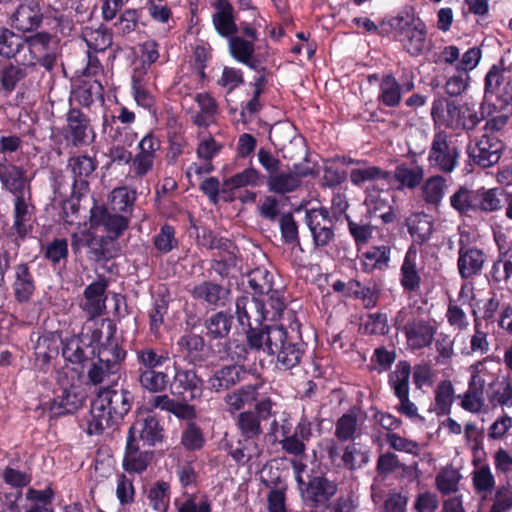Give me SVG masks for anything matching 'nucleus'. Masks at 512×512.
<instances>
[{
  "mask_svg": "<svg viewBox=\"0 0 512 512\" xmlns=\"http://www.w3.org/2000/svg\"><path fill=\"white\" fill-rule=\"evenodd\" d=\"M496 112V106L493 103L483 101L479 111L470 103H465L460 107L459 118L457 120L456 130L466 132L473 131L484 119Z\"/></svg>",
  "mask_w": 512,
  "mask_h": 512,
  "instance_id": "37",
  "label": "nucleus"
},
{
  "mask_svg": "<svg viewBox=\"0 0 512 512\" xmlns=\"http://www.w3.org/2000/svg\"><path fill=\"white\" fill-rule=\"evenodd\" d=\"M263 384L260 382L254 384L242 385L240 388L229 392L224 397V402L227 405V410L230 413L242 410L245 405L257 402L259 389Z\"/></svg>",
  "mask_w": 512,
  "mask_h": 512,
  "instance_id": "46",
  "label": "nucleus"
},
{
  "mask_svg": "<svg viewBox=\"0 0 512 512\" xmlns=\"http://www.w3.org/2000/svg\"><path fill=\"white\" fill-rule=\"evenodd\" d=\"M41 79L34 72V66L25 64L21 59L17 63L8 62L0 68V91L10 95L19 83L32 85Z\"/></svg>",
  "mask_w": 512,
  "mask_h": 512,
  "instance_id": "20",
  "label": "nucleus"
},
{
  "mask_svg": "<svg viewBox=\"0 0 512 512\" xmlns=\"http://www.w3.org/2000/svg\"><path fill=\"white\" fill-rule=\"evenodd\" d=\"M97 168V161L88 155L71 156L67 171L72 177L73 196H86L90 191V179Z\"/></svg>",
  "mask_w": 512,
  "mask_h": 512,
  "instance_id": "18",
  "label": "nucleus"
},
{
  "mask_svg": "<svg viewBox=\"0 0 512 512\" xmlns=\"http://www.w3.org/2000/svg\"><path fill=\"white\" fill-rule=\"evenodd\" d=\"M72 98L89 108L96 101H104V87L100 79H82L72 90Z\"/></svg>",
  "mask_w": 512,
  "mask_h": 512,
  "instance_id": "42",
  "label": "nucleus"
},
{
  "mask_svg": "<svg viewBox=\"0 0 512 512\" xmlns=\"http://www.w3.org/2000/svg\"><path fill=\"white\" fill-rule=\"evenodd\" d=\"M44 15L38 3L27 2L19 4L8 17L10 27L21 35L37 32L42 26Z\"/></svg>",
  "mask_w": 512,
  "mask_h": 512,
  "instance_id": "21",
  "label": "nucleus"
},
{
  "mask_svg": "<svg viewBox=\"0 0 512 512\" xmlns=\"http://www.w3.org/2000/svg\"><path fill=\"white\" fill-rule=\"evenodd\" d=\"M461 151L445 131L436 132L428 152V162L432 168L450 174L459 165Z\"/></svg>",
  "mask_w": 512,
  "mask_h": 512,
  "instance_id": "9",
  "label": "nucleus"
},
{
  "mask_svg": "<svg viewBox=\"0 0 512 512\" xmlns=\"http://www.w3.org/2000/svg\"><path fill=\"white\" fill-rule=\"evenodd\" d=\"M115 241V239L107 235L97 236L91 232L89 248L87 250L88 259L97 263L112 259L115 256L112 249Z\"/></svg>",
  "mask_w": 512,
  "mask_h": 512,
  "instance_id": "55",
  "label": "nucleus"
},
{
  "mask_svg": "<svg viewBox=\"0 0 512 512\" xmlns=\"http://www.w3.org/2000/svg\"><path fill=\"white\" fill-rule=\"evenodd\" d=\"M149 506L156 512H167L170 506L171 485L157 480L146 491Z\"/></svg>",
  "mask_w": 512,
  "mask_h": 512,
  "instance_id": "56",
  "label": "nucleus"
},
{
  "mask_svg": "<svg viewBox=\"0 0 512 512\" xmlns=\"http://www.w3.org/2000/svg\"><path fill=\"white\" fill-rule=\"evenodd\" d=\"M264 179L265 175L253 167L252 159H250L248 167L223 181L222 192L227 193L247 186L258 187L263 184Z\"/></svg>",
  "mask_w": 512,
  "mask_h": 512,
  "instance_id": "47",
  "label": "nucleus"
},
{
  "mask_svg": "<svg viewBox=\"0 0 512 512\" xmlns=\"http://www.w3.org/2000/svg\"><path fill=\"white\" fill-rule=\"evenodd\" d=\"M389 198H392L388 189H384L379 184H370L364 190V205L370 217L379 218L384 225L393 224L397 220V215L393 204Z\"/></svg>",
  "mask_w": 512,
  "mask_h": 512,
  "instance_id": "14",
  "label": "nucleus"
},
{
  "mask_svg": "<svg viewBox=\"0 0 512 512\" xmlns=\"http://www.w3.org/2000/svg\"><path fill=\"white\" fill-rule=\"evenodd\" d=\"M134 400V394L117 383L101 388L92 402L86 432L101 435L105 429L119 425L132 409Z\"/></svg>",
  "mask_w": 512,
  "mask_h": 512,
  "instance_id": "1",
  "label": "nucleus"
},
{
  "mask_svg": "<svg viewBox=\"0 0 512 512\" xmlns=\"http://www.w3.org/2000/svg\"><path fill=\"white\" fill-rule=\"evenodd\" d=\"M101 338L102 331L94 329L90 335H72L62 339V357L71 364L84 367L86 363L95 359V343H98Z\"/></svg>",
  "mask_w": 512,
  "mask_h": 512,
  "instance_id": "8",
  "label": "nucleus"
},
{
  "mask_svg": "<svg viewBox=\"0 0 512 512\" xmlns=\"http://www.w3.org/2000/svg\"><path fill=\"white\" fill-rule=\"evenodd\" d=\"M247 376V369L243 364L224 365L217 369L208 382L210 388L215 392H222L231 389Z\"/></svg>",
  "mask_w": 512,
  "mask_h": 512,
  "instance_id": "36",
  "label": "nucleus"
},
{
  "mask_svg": "<svg viewBox=\"0 0 512 512\" xmlns=\"http://www.w3.org/2000/svg\"><path fill=\"white\" fill-rule=\"evenodd\" d=\"M262 483L269 488L267 494L268 512H288L286 506L287 484L279 475L270 478L261 477Z\"/></svg>",
  "mask_w": 512,
  "mask_h": 512,
  "instance_id": "45",
  "label": "nucleus"
},
{
  "mask_svg": "<svg viewBox=\"0 0 512 512\" xmlns=\"http://www.w3.org/2000/svg\"><path fill=\"white\" fill-rule=\"evenodd\" d=\"M242 35L234 34L226 37L228 40V51L231 57L239 63H247L250 56L255 53V42L258 40L257 29L249 24L242 23L239 30Z\"/></svg>",
  "mask_w": 512,
  "mask_h": 512,
  "instance_id": "26",
  "label": "nucleus"
},
{
  "mask_svg": "<svg viewBox=\"0 0 512 512\" xmlns=\"http://www.w3.org/2000/svg\"><path fill=\"white\" fill-rule=\"evenodd\" d=\"M346 295L361 300L364 308L372 309L377 306L380 290L376 286H364L360 281L352 279L347 283Z\"/></svg>",
  "mask_w": 512,
  "mask_h": 512,
  "instance_id": "61",
  "label": "nucleus"
},
{
  "mask_svg": "<svg viewBox=\"0 0 512 512\" xmlns=\"http://www.w3.org/2000/svg\"><path fill=\"white\" fill-rule=\"evenodd\" d=\"M296 481L303 502L313 509L326 507L338 491L337 482L319 470L311 469L305 477L298 473Z\"/></svg>",
  "mask_w": 512,
  "mask_h": 512,
  "instance_id": "6",
  "label": "nucleus"
},
{
  "mask_svg": "<svg viewBox=\"0 0 512 512\" xmlns=\"http://www.w3.org/2000/svg\"><path fill=\"white\" fill-rule=\"evenodd\" d=\"M109 286L108 279L100 275L97 280L90 283L84 289L83 295L85 303L83 310L89 315L90 318L99 317L102 315L106 302V290Z\"/></svg>",
  "mask_w": 512,
  "mask_h": 512,
  "instance_id": "35",
  "label": "nucleus"
},
{
  "mask_svg": "<svg viewBox=\"0 0 512 512\" xmlns=\"http://www.w3.org/2000/svg\"><path fill=\"white\" fill-rule=\"evenodd\" d=\"M396 328L405 334L407 344L412 350L429 347L437 332L436 327L423 318H413L403 326L396 324Z\"/></svg>",
  "mask_w": 512,
  "mask_h": 512,
  "instance_id": "27",
  "label": "nucleus"
},
{
  "mask_svg": "<svg viewBox=\"0 0 512 512\" xmlns=\"http://www.w3.org/2000/svg\"><path fill=\"white\" fill-rule=\"evenodd\" d=\"M267 320L261 313L257 315L255 324L243 330L246 343L251 351L268 353L270 343H272V336L277 333L279 325L266 324Z\"/></svg>",
  "mask_w": 512,
  "mask_h": 512,
  "instance_id": "32",
  "label": "nucleus"
},
{
  "mask_svg": "<svg viewBox=\"0 0 512 512\" xmlns=\"http://www.w3.org/2000/svg\"><path fill=\"white\" fill-rule=\"evenodd\" d=\"M154 457V451L141 449L140 443L126 436L122 468L127 474H143L153 462Z\"/></svg>",
  "mask_w": 512,
  "mask_h": 512,
  "instance_id": "28",
  "label": "nucleus"
},
{
  "mask_svg": "<svg viewBox=\"0 0 512 512\" xmlns=\"http://www.w3.org/2000/svg\"><path fill=\"white\" fill-rule=\"evenodd\" d=\"M192 298L211 310L225 308L231 301L232 293L228 286L212 280L196 284L190 291Z\"/></svg>",
  "mask_w": 512,
  "mask_h": 512,
  "instance_id": "17",
  "label": "nucleus"
},
{
  "mask_svg": "<svg viewBox=\"0 0 512 512\" xmlns=\"http://www.w3.org/2000/svg\"><path fill=\"white\" fill-rule=\"evenodd\" d=\"M411 364L407 360H400L395 369L388 375V385L395 397L410 394Z\"/></svg>",
  "mask_w": 512,
  "mask_h": 512,
  "instance_id": "54",
  "label": "nucleus"
},
{
  "mask_svg": "<svg viewBox=\"0 0 512 512\" xmlns=\"http://www.w3.org/2000/svg\"><path fill=\"white\" fill-rule=\"evenodd\" d=\"M461 105L445 97L435 98L432 103L431 117L435 123L456 130Z\"/></svg>",
  "mask_w": 512,
  "mask_h": 512,
  "instance_id": "41",
  "label": "nucleus"
},
{
  "mask_svg": "<svg viewBox=\"0 0 512 512\" xmlns=\"http://www.w3.org/2000/svg\"><path fill=\"white\" fill-rule=\"evenodd\" d=\"M198 241L200 245L209 250L217 249L227 254L226 258L215 260V264L220 267L218 273L221 276L227 275L228 269L235 265V249L234 242L226 237H218L211 229L202 228L201 233L198 234Z\"/></svg>",
  "mask_w": 512,
  "mask_h": 512,
  "instance_id": "25",
  "label": "nucleus"
},
{
  "mask_svg": "<svg viewBox=\"0 0 512 512\" xmlns=\"http://www.w3.org/2000/svg\"><path fill=\"white\" fill-rule=\"evenodd\" d=\"M391 34L402 44L412 57H418L427 48V28L425 23L413 14L390 17Z\"/></svg>",
  "mask_w": 512,
  "mask_h": 512,
  "instance_id": "5",
  "label": "nucleus"
},
{
  "mask_svg": "<svg viewBox=\"0 0 512 512\" xmlns=\"http://www.w3.org/2000/svg\"><path fill=\"white\" fill-rule=\"evenodd\" d=\"M486 261L487 255L482 249L460 240L457 269L461 279L468 280L481 275Z\"/></svg>",
  "mask_w": 512,
  "mask_h": 512,
  "instance_id": "24",
  "label": "nucleus"
},
{
  "mask_svg": "<svg viewBox=\"0 0 512 512\" xmlns=\"http://www.w3.org/2000/svg\"><path fill=\"white\" fill-rule=\"evenodd\" d=\"M89 223L90 229L97 230L102 228L107 236L117 240L128 229L130 217L118 214L104 204L99 205L96 199L93 198Z\"/></svg>",
  "mask_w": 512,
  "mask_h": 512,
  "instance_id": "12",
  "label": "nucleus"
},
{
  "mask_svg": "<svg viewBox=\"0 0 512 512\" xmlns=\"http://www.w3.org/2000/svg\"><path fill=\"white\" fill-rule=\"evenodd\" d=\"M211 7L213 9L212 25L220 37L226 38L239 32L236 11L230 0H213Z\"/></svg>",
  "mask_w": 512,
  "mask_h": 512,
  "instance_id": "29",
  "label": "nucleus"
},
{
  "mask_svg": "<svg viewBox=\"0 0 512 512\" xmlns=\"http://www.w3.org/2000/svg\"><path fill=\"white\" fill-rule=\"evenodd\" d=\"M503 150L502 140L493 134H484L473 147L468 148V154L476 165L488 168L499 161Z\"/></svg>",
  "mask_w": 512,
  "mask_h": 512,
  "instance_id": "23",
  "label": "nucleus"
},
{
  "mask_svg": "<svg viewBox=\"0 0 512 512\" xmlns=\"http://www.w3.org/2000/svg\"><path fill=\"white\" fill-rule=\"evenodd\" d=\"M0 183L2 188L12 195L31 190L23 166L10 162L5 156L0 158Z\"/></svg>",
  "mask_w": 512,
  "mask_h": 512,
  "instance_id": "31",
  "label": "nucleus"
},
{
  "mask_svg": "<svg viewBox=\"0 0 512 512\" xmlns=\"http://www.w3.org/2000/svg\"><path fill=\"white\" fill-rule=\"evenodd\" d=\"M140 386L150 393H162L169 387V375L156 369L138 368Z\"/></svg>",
  "mask_w": 512,
  "mask_h": 512,
  "instance_id": "60",
  "label": "nucleus"
},
{
  "mask_svg": "<svg viewBox=\"0 0 512 512\" xmlns=\"http://www.w3.org/2000/svg\"><path fill=\"white\" fill-rule=\"evenodd\" d=\"M402 86L391 72L381 76L377 102L387 108H397L402 102Z\"/></svg>",
  "mask_w": 512,
  "mask_h": 512,
  "instance_id": "43",
  "label": "nucleus"
},
{
  "mask_svg": "<svg viewBox=\"0 0 512 512\" xmlns=\"http://www.w3.org/2000/svg\"><path fill=\"white\" fill-rule=\"evenodd\" d=\"M484 389V378L479 375V372H473L468 382V389L456 397L460 407L472 414L481 413L485 406Z\"/></svg>",
  "mask_w": 512,
  "mask_h": 512,
  "instance_id": "34",
  "label": "nucleus"
},
{
  "mask_svg": "<svg viewBox=\"0 0 512 512\" xmlns=\"http://www.w3.org/2000/svg\"><path fill=\"white\" fill-rule=\"evenodd\" d=\"M447 181L442 175H433L427 178L422 187V198L427 205L438 207L447 189Z\"/></svg>",
  "mask_w": 512,
  "mask_h": 512,
  "instance_id": "59",
  "label": "nucleus"
},
{
  "mask_svg": "<svg viewBox=\"0 0 512 512\" xmlns=\"http://www.w3.org/2000/svg\"><path fill=\"white\" fill-rule=\"evenodd\" d=\"M12 291L19 304L29 303L36 292V279L28 262H20L13 267Z\"/></svg>",
  "mask_w": 512,
  "mask_h": 512,
  "instance_id": "30",
  "label": "nucleus"
},
{
  "mask_svg": "<svg viewBox=\"0 0 512 512\" xmlns=\"http://www.w3.org/2000/svg\"><path fill=\"white\" fill-rule=\"evenodd\" d=\"M362 272L371 274L374 271L388 269L391 259V248L387 245L370 246L359 256Z\"/></svg>",
  "mask_w": 512,
  "mask_h": 512,
  "instance_id": "40",
  "label": "nucleus"
},
{
  "mask_svg": "<svg viewBox=\"0 0 512 512\" xmlns=\"http://www.w3.org/2000/svg\"><path fill=\"white\" fill-rule=\"evenodd\" d=\"M265 178L268 191L278 195L293 193L301 186V180L293 172L278 170Z\"/></svg>",
  "mask_w": 512,
  "mask_h": 512,
  "instance_id": "52",
  "label": "nucleus"
},
{
  "mask_svg": "<svg viewBox=\"0 0 512 512\" xmlns=\"http://www.w3.org/2000/svg\"><path fill=\"white\" fill-rule=\"evenodd\" d=\"M56 36L47 31H37L29 35H22V51L20 59L27 65L34 66V72L41 78L44 72H52L57 63Z\"/></svg>",
  "mask_w": 512,
  "mask_h": 512,
  "instance_id": "3",
  "label": "nucleus"
},
{
  "mask_svg": "<svg viewBox=\"0 0 512 512\" xmlns=\"http://www.w3.org/2000/svg\"><path fill=\"white\" fill-rule=\"evenodd\" d=\"M362 167L353 168L349 173V180L355 187H363L366 183L378 184V181H385L390 184L392 171L385 170L379 166L362 164Z\"/></svg>",
  "mask_w": 512,
  "mask_h": 512,
  "instance_id": "44",
  "label": "nucleus"
},
{
  "mask_svg": "<svg viewBox=\"0 0 512 512\" xmlns=\"http://www.w3.org/2000/svg\"><path fill=\"white\" fill-rule=\"evenodd\" d=\"M61 134L73 147L89 145L94 138L89 116L80 108L70 107L66 113V125L62 128Z\"/></svg>",
  "mask_w": 512,
  "mask_h": 512,
  "instance_id": "11",
  "label": "nucleus"
},
{
  "mask_svg": "<svg viewBox=\"0 0 512 512\" xmlns=\"http://www.w3.org/2000/svg\"><path fill=\"white\" fill-rule=\"evenodd\" d=\"M504 196L502 187L474 189L460 185L449 197V203L460 217L472 219L500 211Z\"/></svg>",
  "mask_w": 512,
  "mask_h": 512,
  "instance_id": "2",
  "label": "nucleus"
},
{
  "mask_svg": "<svg viewBox=\"0 0 512 512\" xmlns=\"http://www.w3.org/2000/svg\"><path fill=\"white\" fill-rule=\"evenodd\" d=\"M245 278V287L252 291L253 297L260 298L273 290V274L265 268H255Z\"/></svg>",
  "mask_w": 512,
  "mask_h": 512,
  "instance_id": "58",
  "label": "nucleus"
},
{
  "mask_svg": "<svg viewBox=\"0 0 512 512\" xmlns=\"http://www.w3.org/2000/svg\"><path fill=\"white\" fill-rule=\"evenodd\" d=\"M169 359V352L162 348L157 349L146 346L136 350V361L139 364V368L142 369H157Z\"/></svg>",
  "mask_w": 512,
  "mask_h": 512,
  "instance_id": "64",
  "label": "nucleus"
},
{
  "mask_svg": "<svg viewBox=\"0 0 512 512\" xmlns=\"http://www.w3.org/2000/svg\"><path fill=\"white\" fill-rule=\"evenodd\" d=\"M488 400L493 408L508 407L512 408V380L502 378L490 384Z\"/></svg>",
  "mask_w": 512,
  "mask_h": 512,
  "instance_id": "62",
  "label": "nucleus"
},
{
  "mask_svg": "<svg viewBox=\"0 0 512 512\" xmlns=\"http://www.w3.org/2000/svg\"><path fill=\"white\" fill-rule=\"evenodd\" d=\"M272 340L267 354L275 357V364L279 370H290L301 363L307 344L303 341L299 330L288 331L283 326H279Z\"/></svg>",
  "mask_w": 512,
  "mask_h": 512,
  "instance_id": "4",
  "label": "nucleus"
},
{
  "mask_svg": "<svg viewBox=\"0 0 512 512\" xmlns=\"http://www.w3.org/2000/svg\"><path fill=\"white\" fill-rule=\"evenodd\" d=\"M137 199L134 189L127 186L114 188L109 196L110 209L121 215L129 216Z\"/></svg>",
  "mask_w": 512,
  "mask_h": 512,
  "instance_id": "57",
  "label": "nucleus"
},
{
  "mask_svg": "<svg viewBox=\"0 0 512 512\" xmlns=\"http://www.w3.org/2000/svg\"><path fill=\"white\" fill-rule=\"evenodd\" d=\"M264 302L257 297L246 295L237 297L235 301V318L241 331L255 324V319L260 313L263 314Z\"/></svg>",
  "mask_w": 512,
  "mask_h": 512,
  "instance_id": "38",
  "label": "nucleus"
},
{
  "mask_svg": "<svg viewBox=\"0 0 512 512\" xmlns=\"http://www.w3.org/2000/svg\"><path fill=\"white\" fill-rule=\"evenodd\" d=\"M22 35L11 27L0 26V61L17 60L22 52Z\"/></svg>",
  "mask_w": 512,
  "mask_h": 512,
  "instance_id": "53",
  "label": "nucleus"
},
{
  "mask_svg": "<svg viewBox=\"0 0 512 512\" xmlns=\"http://www.w3.org/2000/svg\"><path fill=\"white\" fill-rule=\"evenodd\" d=\"M407 228L413 239L411 245H424L430 239L434 231V224L431 217L425 213L414 214L408 219Z\"/></svg>",
  "mask_w": 512,
  "mask_h": 512,
  "instance_id": "49",
  "label": "nucleus"
},
{
  "mask_svg": "<svg viewBox=\"0 0 512 512\" xmlns=\"http://www.w3.org/2000/svg\"><path fill=\"white\" fill-rule=\"evenodd\" d=\"M392 179L398 183L397 189L413 190L423 182L424 169L419 165L409 166L407 163H400L392 172Z\"/></svg>",
  "mask_w": 512,
  "mask_h": 512,
  "instance_id": "50",
  "label": "nucleus"
},
{
  "mask_svg": "<svg viewBox=\"0 0 512 512\" xmlns=\"http://www.w3.org/2000/svg\"><path fill=\"white\" fill-rule=\"evenodd\" d=\"M108 332L105 341L95 343L96 356L95 359L107 363V370L121 369L122 363L125 361L127 351L121 346L116 338V325L109 322L107 326Z\"/></svg>",
  "mask_w": 512,
  "mask_h": 512,
  "instance_id": "22",
  "label": "nucleus"
},
{
  "mask_svg": "<svg viewBox=\"0 0 512 512\" xmlns=\"http://www.w3.org/2000/svg\"><path fill=\"white\" fill-rule=\"evenodd\" d=\"M418 249L410 245L404 255L400 266L399 281L405 293H418L421 288L422 277L417 266Z\"/></svg>",
  "mask_w": 512,
  "mask_h": 512,
  "instance_id": "33",
  "label": "nucleus"
},
{
  "mask_svg": "<svg viewBox=\"0 0 512 512\" xmlns=\"http://www.w3.org/2000/svg\"><path fill=\"white\" fill-rule=\"evenodd\" d=\"M455 400V388L450 380L440 381L434 390V403L430 411L435 412L438 417L447 416L451 413Z\"/></svg>",
  "mask_w": 512,
  "mask_h": 512,
  "instance_id": "51",
  "label": "nucleus"
},
{
  "mask_svg": "<svg viewBox=\"0 0 512 512\" xmlns=\"http://www.w3.org/2000/svg\"><path fill=\"white\" fill-rule=\"evenodd\" d=\"M220 359H229L233 364H240L247 360L249 350L247 343L237 339L227 338L224 342L216 344Z\"/></svg>",
  "mask_w": 512,
  "mask_h": 512,
  "instance_id": "63",
  "label": "nucleus"
},
{
  "mask_svg": "<svg viewBox=\"0 0 512 512\" xmlns=\"http://www.w3.org/2000/svg\"><path fill=\"white\" fill-rule=\"evenodd\" d=\"M234 316L224 310L216 311L204 320L206 336L213 340L227 339Z\"/></svg>",
  "mask_w": 512,
  "mask_h": 512,
  "instance_id": "48",
  "label": "nucleus"
},
{
  "mask_svg": "<svg viewBox=\"0 0 512 512\" xmlns=\"http://www.w3.org/2000/svg\"><path fill=\"white\" fill-rule=\"evenodd\" d=\"M273 402L269 397L262 398L255 403L253 410L241 411L235 418V426L239 437L244 441H259L263 434L262 421H267L272 416Z\"/></svg>",
  "mask_w": 512,
  "mask_h": 512,
  "instance_id": "7",
  "label": "nucleus"
},
{
  "mask_svg": "<svg viewBox=\"0 0 512 512\" xmlns=\"http://www.w3.org/2000/svg\"><path fill=\"white\" fill-rule=\"evenodd\" d=\"M14 196L13 225L11 229L15 231V241L17 246H19L18 240L23 241L33 230L35 206L31 202V190Z\"/></svg>",
  "mask_w": 512,
  "mask_h": 512,
  "instance_id": "19",
  "label": "nucleus"
},
{
  "mask_svg": "<svg viewBox=\"0 0 512 512\" xmlns=\"http://www.w3.org/2000/svg\"><path fill=\"white\" fill-rule=\"evenodd\" d=\"M54 396L49 403L51 418H60L68 414H74L84 404L85 394L80 387L70 384L54 389Z\"/></svg>",
  "mask_w": 512,
  "mask_h": 512,
  "instance_id": "16",
  "label": "nucleus"
},
{
  "mask_svg": "<svg viewBox=\"0 0 512 512\" xmlns=\"http://www.w3.org/2000/svg\"><path fill=\"white\" fill-rule=\"evenodd\" d=\"M179 352L194 365H201L208 359V352L203 336L187 333L177 340Z\"/></svg>",
  "mask_w": 512,
  "mask_h": 512,
  "instance_id": "39",
  "label": "nucleus"
},
{
  "mask_svg": "<svg viewBox=\"0 0 512 512\" xmlns=\"http://www.w3.org/2000/svg\"><path fill=\"white\" fill-rule=\"evenodd\" d=\"M170 393L182 401L200 399L203 393V380L191 368L174 364V375L169 381Z\"/></svg>",
  "mask_w": 512,
  "mask_h": 512,
  "instance_id": "13",
  "label": "nucleus"
},
{
  "mask_svg": "<svg viewBox=\"0 0 512 512\" xmlns=\"http://www.w3.org/2000/svg\"><path fill=\"white\" fill-rule=\"evenodd\" d=\"M305 222L317 248L326 247L334 240L335 219L327 208L320 207L307 210Z\"/></svg>",
  "mask_w": 512,
  "mask_h": 512,
  "instance_id": "15",
  "label": "nucleus"
},
{
  "mask_svg": "<svg viewBox=\"0 0 512 512\" xmlns=\"http://www.w3.org/2000/svg\"><path fill=\"white\" fill-rule=\"evenodd\" d=\"M127 437L148 448L161 447L167 440L164 423L153 414L138 417L128 428Z\"/></svg>",
  "mask_w": 512,
  "mask_h": 512,
  "instance_id": "10",
  "label": "nucleus"
}]
</instances>
